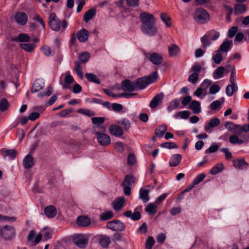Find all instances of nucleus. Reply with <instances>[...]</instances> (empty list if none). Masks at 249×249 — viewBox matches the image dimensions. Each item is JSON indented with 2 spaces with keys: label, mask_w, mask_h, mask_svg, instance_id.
Segmentation results:
<instances>
[{
  "label": "nucleus",
  "mask_w": 249,
  "mask_h": 249,
  "mask_svg": "<svg viewBox=\"0 0 249 249\" xmlns=\"http://www.w3.org/2000/svg\"><path fill=\"white\" fill-rule=\"evenodd\" d=\"M109 131L111 134L116 137H121L124 134L122 128L116 125H111L109 128Z\"/></svg>",
  "instance_id": "obj_18"
},
{
  "label": "nucleus",
  "mask_w": 249,
  "mask_h": 249,
  "mask_svg": "<svg viewBox=\"0 0 249 249\" xmlns=\"http://www.w3.org/2000/svg\"><path fill=\"white\" fill-rule=\"evenodd\" d=\"M52 91L53 88L51 86H49L47 88L46 91L38 93L37 97L39 98H42L44 96H49L52 94Z\"/></svg>",
  "instance_id": "obj_54"
},
{
  "label": "nucleus",
  "mask_w": 249,
  "mask_h": 249,
  "mask_svg": "<svg viewBox=\"0 0 249 249\" xmlns=\"http://www.w3.org/2000/svg\"><path fill=\"white\" fill-rule=\"evenodd\" d=\"M225 127L230 131L235 132L236 130L238 129L240 125L231 122H226L225 123Z\"/></svg>",
  "instance_id": "obj_40"
},
{
  "label": "nucleus",
  "mask_w": 249,
  "mask_h": 249,
  "mask_svg": "<svg viewBox=\"0 0 249 249\" xmlns=\"http://www.w3.org/2000/svg\"><path fill=\"white\" fill-rule=\"evenodd\" d=\"M113 216V213L112 211H109L103 213L100 215V219L103 221H106L112 218Z\"/></svg>",
  "instance_id": "obj_46"
},
{
  "label": "nucleus",
  "mask_w": 249,
  "mask_h": 249,
  "mask_svg": "<svg viewBox=\"0 0 249 249\" xmlns=\"http://www.w3.org/2000/svg\"><path fill=\"white\" fill-rule=\"evenodd\" d=\"M155 240L152 236L149 237L146 241L145 248L146 249H151L155 244Z\"/></svg>",
  "instance_id": "obj_56"
},
{
  "label": "nucleus",
  "mask_w": 249,
  "mask_h": 249,
  "mask_svg": "<svg viewBox=\"0 0 249 249\" xmlns=\"http://www.w3.org/2000/svg\"><path fill=\"white\" fill-rule=\"evenodd\" d=\"M125 199L123 197H117L113 202V208L115 211H119L121 209L124 205Z\"/></svg>",
  "instance_id": "obj_19"
},
{
  "label": "nucleus",
  "mask_w": 249,
  "mask_h": 249,
  "mask_svg": "<svg viewBox=\"0 0 249 249\" xmlns=\"http://www.w3.org/2000/svg\"><path fill=\"white\" fill-rule=\"evenodd\" d=\"M169 54L171 56H176L179 52V48L176 44H172L168 46Z\"/></svg>",
  "instance_id": "obj_34"
},
{
  "label": "nucleus",
  "mask_w": 249,
  "mask_h": 249,
  "mask_svg": "<svg viewBox=\"0 0 249 249\" xmlns=\"http://www.w3.org/2000/svg\"><path fill=\"white\" fill-rule=\"evenodd\" d=\"M49 19V26L51 29L53 31H58L60 30L61 27H62V30L64 31L67 26V21L63 20L61 21L57 18L54 13H51Z\"/></svg>",
  "instance_id": "obj_3"
},
{
  "label": "nucleus",
  "mask_w": 249,
  "mask_h": 249,
  "mask_svg": "<svg viewBox=\"0 0 249 249\" xmlns=\"http://www.w3.org/2000/svg\"><path fill=\"white\" fill-rule=\"evenodd\" d=\"M160 18L167 27L171 26V18L167 15L165 13H162L160 15Z\"/></svg>",
  "instance_id": "obj_50"
},
{
  "label": "nucleus",
  "mask_w": 249,
  "mask_h": 249,
  "mask_svg": "<svg viewBox=\"0 0 249 249\" xmlns=\"http://www.w3.org/2000/svg\"><path fill=\"white\" fill-rule=\"evenodd\" d=\"M229 142L230 143L233 144H241L244 142V141L243 140L240 139L239 137L235 135H233L230 137Z\"/></svg>",
  "instance_id": "obj_44"
},
{
  "label": "nucleus",
  "mask_w": 249,
  "mask_h": 249,
  "mask_svg": "<svg viewBox=\"0 0 249 249\" xmlns=\"http://www.w3.org/2000/svg\"><path fill=\"white\" fill-rule=\"evenodd\" d=\"M92 124L97 125H100L104 123L105 118L103 117H95L91 118Z\"/></svg>",
  "instance_id": "obj_53"
},
{
  "label": "nucleus",
  "mask_w": 249,
  "mask_h": 249,
  "mask_svg": "<svg viewBox=\"0 0 249 249\" xmlns=\"http://www.w3.org/2000/svg\"><path fill=\"white\" fill-rule=\"evenodd\" d=\"M161 147L168 149H173L177 147L176 143L173 142H167L162 143Z\"/></svg>",
  "instance_id": "obj_60"
},
{
  "label": "nucleus",
  "mask_w": 249,
  "mask_h": 249,
  "mask_svg": "<svg viewBox=\"0 0 249 249\" xmlns=\"http://www.w3.org/2000/svg\"><path fill=\"white\" fill-rule=\"evenodd\" d=\"M238 90V87L236 84L228 85L226 88V93L228 96L231 97L234 92Z\"/></svg>",
  "instance_id": "obj_31"
},
{
  "label": "nucleus",
  "mask_w": 249,
  "mask_h": 249,
  "mask_svg": "<svg viewBox=\"0 0 249 249\" xmlns=\"http://www.w3.org/2000/svg\"><path fill=\"white\" fill-rule=\"evenodd\" d=\"M205 177L206 176L204 174H200L195 178L193 183L194 184V185H196L201 182L205 178Z\"/></svg>",
  "instance_id": "obj_59"
},
{
  "label": "nucleus",
  "mask_w": 249,
  "mask_h": 249,
  "mask_svg": "<svg viewBox=\"0 0 249 249\" xmlns=\"http://www.w3.org/2000/svg\"><path fill=\"white\" fill-rule=\"evenodd\" d=\"M201 42L203 45V47L206 48L209 46L211 43L209 40V37L208 36L207 33L201 37Z\"/></svg>",
  "instance_id": "obj_49"
},
{
  "label": "nucleus",
  "mask_w": 249,
  "mask_h": 249,
  "mask_svg": "<svg viewBox=\"0 0 249 249\" xmlns=\"http://www.w3.org/2000/svg\"><path fill=\"white\" fill-rule=\"evenodd\" d=\"M136 161V158L133 154H130L127 157V163L130 165H133Z\"/></svg>",
  "instance_id": "obj_63"
},
{
  "label": "nucleus",
  "mask_w": 249,
  "mask_h": 249,
  "mask_svg": "<svg viewBox=\"0 0 249 249\" xmlns=\"http://www.w3.org/2000/svg\"><path fill=\"white\" fill-rule=\"evenodd\" d=\"M30 38V36L27 34L20 33L17 37L14 39V40L19 42H28Z\"/></svg>",
  "instance_id": "obj_38"
},
{
  "label": "nucleus",
  "mask_w": 249,
  "mask_h": 249,
  "mask_svg": "<svg viewBox=\"0 0 249 249\" xmlns=\"http://www.w3.org/2000/svg\"><path fill=\"white\" fill-rule=\"evenodd\" d=\"M247 10V6L243 4H235L233 8V12L235 15L243 14Z\"/></svg>",
  "instance_id": "obj_28"
},
{
  "label": "nucleus",
  "mask_w": 249,
  "mask_h": 249,
  "mask_svg": "<svg viewBox=\"0 0 249 249\" xmlns=\"http://www.w3.org/2000/svg\"><path fill=\"white\" fill-rule=\"evenodd\" d=\"M212 59L215 63L219 64L222 60H223V58L222 54L219 52H217L216 54L213 55Z\"/></svg>",
  "instance_id": "obj_51"
},
{
  "label": "nucleus",
  "mask_w": 249,
  "mask_h": 249,
  "mask_svg": "<svg viewBox=\"0 0 249 249\" xmlns=\"http://www.w3.org/2000/svg\"><path fill=\"white\" fill-rule=\"evenodd\" d=\"M85 77L87 78V79L91 82L95 83L96 84H100V80L98 78V77L91 73H85Z\"/></svg>",
  "instance_id": "obj_35"
},
{
  "label": "nucleus",
  "mask_w": 249,
  "mask_h": 249,
  "mask_svg": "<svg viewBox=\"0 0 249 249\" xmlns=\"http://www.w3.org/2000/svg\"><path fill=\"white\" fill-rule=\"evenodd\" d=\"M122 89L125 91L131 92L136 89L135 81L132 82L129 80H125L122 82Z\"/></svg>",
  "instance_id": "obj_13"
},
{
  "label": "nucleus",
  "mask_w": 249,
  "mask_h": 249,
  "mask_svg": "<svg viewBox=\"0 0 249 249\" xmlns=\"http://www.w3.org/2000/svg\"><path fill=\"white\" fill-rule=\"evenodd\" d=\"M157 71H154L147 76L138 78L135 81L136 89H143L150 84L155 82L158 78Z\"/></svg>",
  "instance_id": "obj_2"
},
{
  "label": "nucleus",
  "mask_w": 249,
  "mask_h": 249,
  "mask_svg": "<svg viewBox=\"0 0 249 249\" xmlns=\"http://www.w3.org/2000/svg\"><path fill=\"white\" fill-rule=\"evenodd\" d=\"M182 160V156L179 154L173 155L170 159L169 165L171 167H176L179 164Z\"/></svg>",
  "instance_id": "obj_20"
},
{
  "label": "nucleus",
  "mask_w": 249,
  "mask_h": 249,
  "mask_svg": "<svg viewBox=\"0 0 249 249\" xmlns=\"http://www.w3.org/2000/svg\"><path fill=\"white\" fill-rule=\"evenodd\" d=\"M190 108L195 114H198L201 111L200 103L196 100H193L189 105Z\"/></svg>",
  "instance_id": "obj_27"
},
{
  "label": "nucleus",
  "mask_w": 249,
  "mask_h": 249,
  "mask_svg": "<svg viewBox=\"0 0 249 249\" xmlns=\"http://www.w3.org/2000/svg\"><path fill=\"white\" fill-rule=\"evenodd\" d=\"M121 123L124 125V128L127 130H128L131 126L130 121L126 118L123 119L121 121Z\"/></svg>",
  "instance_id": "obj_64"
},
{
  "label": "nucleus",
  "mask_w": 249,
  "mask_h": 249,
  "mask_svg": "<svg viewBox=\"0 0 249 249\" xmlns=\"http://www.w3.org/2000/svg\"><path fill=\"white\" fill-rule=\"evenodd\" d=\"M179 100L176 98L172 101L170 102L169 106L167 107V110L169 112H171L172 110L177 109L179 107Z\"/></svg>",
  "instance_id": "obj_37"
},
{
  "label": "nucleus",
  "mask_w": 249,
  "mask_h": 249,
  "mask_svg": "<svg viewBox=\"0 0 249 249\" xmlns=\"http://www.w3.org/2000/svg\"><path fill=\"white\" fill-rule=\"evenodd\" d=\"M96 15V9L94 8H91L87 11L83 17V20L86 22H88Z\"/></svg>",
  "instance_id": "obj_26"
},
{
  "label": "nucleus",
  "mask_w": 249,
  "mask_h": 249,
  "mask_svg": "<svg viewBox=\"0 0 249 249\" xmlns=\"http://www.w3.org/2000/svg\"><path fill=\"white\" fill-rule=\"evenodd\" d=\"M190 116V112L189 111L184 110L178 112L174 115V117L176 119L180 118L183 119H187Z\"/></svg>",
  "instance_id": "obj_45"
},
{
  "label": "nucleus",
  "mask_w": 249,
  "mask_h": 249,
  "mask_svg": "<svg viewBox=\"0 0 249 249\" xmlns=\"http://www.w3.org/2000/svg\"><path fill=\"white\" fill-rule=\"evenodd\" d=\"M220 120L217 118L211 119L209 123L204 127L205 130L209 133L213 131V128L218 126L220 124Z\"/></svg>",
  "instance_id": "obj_14"
},
{
  "label": "nucleus",
  "mask_w": 249,
  "mask_h": 249,
  "mask_svg": "<svg viewBox=\"0 0 249 249\" xmlns=\"http://www.w3.org/2000/svg\"><path fill=\"white\" fill-rule=\"evenodd\" d=\"M23 165L25 169L31 168L34 165V161L33 157L30 155H27L23 160Z\"/></svg>",
  "instance_id": "obj_24"
},
{
  "label": "nucleus",
  "mask_w": 249,
  "mask_h": 249,
  "mask_svg": "<svg viewBox=\"0 0 249 249\" xmlns=\"http://www.w3.org/2000/svg\"><path fill=\"white\" fill-rule=\"evenodd\" d=\"M148 194L149 191L147 189L141 188L140 190V198L144 202H147L149 200Z\"/></svg>",
  "instance_id": "obj_36"
},
{
  "label": "nucleus",
  "mask_w": 249,
  "mask_h": 249,
  "mask_svg": "<svg viewBox=\"0 0 249 249\" xmlns=\"http://www.w3.org/2000/svg\"><path fill=\"white\" fill-rule=\"evenodd\" d=\"M99 239L100 244L103 248H107L110 244V239L106 235H100Z\"/></svg>",
  "instance_id": "obj_29"
},
{
  "label": "nucleus",
  "mask_w": 249,
  "mask_h": 249,
  "mask_svg": "<svg viewBox=\"0 0 249 249\" xmlns=\"http://www.w3.org/2000/svg\"><path fill=\"white\" fill-rule=\"evenodd\" d=\"M150 61L155 65H160L163 61V58L161 54L154 53L147 55Z\"/></svg>",
  "instance_id": "obj_12"
},
{
  "label": "nucleus",
  "mask_w": 249,
  "mask_h": 249,
  "mask_svg": "<svg viewBox=\"0 0 249 249\" xmlns=\"http://www.w3.org/2000/svg\"><path fill=\"white\" fill-rule=\"evenodd\" d=\"M145 211L150 215L154 214L157 211V207L156 204L150 203L145 208Z\"/></svg>",
  "instance_id": "obj_42"
},
{
  "label": "nucleus",
  "mask_w": 249,
  "mask_h": 249,
  "mask_svg": "<svg viewBox=\"0 0 249 249\" xmlns=\"http://www.w3.org/2000/svg\"><path fill=\"white\" fill-rule=\"evenodd\" d=\"M0 234L5 239H12L15 235L14 229L8 226L3 227L0 229Z\"/></svg>",
  "instance_id": "obj_7"
},
{
  "label": "nucleus",
  "mask_w": 249,
  "mask_h": 249,
  "mask_svg": "<svg viewBox=\"0 0 249 249\" xmlns=\"http://www.w3.org/2000/svg\"><path fill=\"white\" fill-rule=\"evenodd\" d=\"M225 69L223 66L218 67L213 72V76L214 79H218L223 76Z\"/></svg>",
  "instance_id": "obj_30"
},
{
  "label": "nucleus",
  "mask_w": 249,
  "mask_h": 249,
  "mask_svg": "<svg viewBox=\"0 0 249 249\" xmlns=\"http://www.w3.org/2000/svg\"><path fill=\"white\" fill-rule=\"evenodd\" d=\"M220 87L218 85H213L209 89V93L211 94H214L217 93L220 90Z\"/></svg>",
  "instance_id": "obj_61"
},
{
  "label": "nucleus",
  "mask_w": 249,
  "mask_h": 249,
  "mask_svg": "<svg viewBox=\"0 0 249 249\" xmlns=\"http://www.w3.org/2000/svg\"><path fill=\"white\" fill-rule=\"evenodd\" d=\"M74 244L80 248H85L88 244V239L82 234H76L73 236Z\"/></svg>",
  "instance_id": "obj_8"
},
{
  "label": "nucleus",
  "mask_w": 249,
  "mask_h": 249,
  "mask_svg": "<svg viewBox=\"0 0 249 249\" xmlns=\"http://www.w3.org/2000/svg\"><path fill=\"white\" fill-rule=\"evenodd\" d=\"M14 18L18 24L22 26L25 25L28 19L27 14L23 12H17L14 16Z\"/></svg>",
  "instance_id": "obj_10"
},
{
  "label": "nucleus",
  "mask_w": 249,
  "mask_h": 249,
  "mask_svg": "<svg viewBox=\"0 0 249 249\" xmlns=\"http://www.w3.org/2000/svg\"><path fill=\"white\" fill-rule=\"evenodd\" d=\"M126 4L130 7H136L139 6L140 4L139 0H126Z\"/></svg>",
  "instance_id": "obj_62"
},
{
  "label": "nucleus",
  "mask_w": 249,
  "mask_h": 249,
  "mask_svg": "<svg viewBox=\"0 0 249 249\" xmlns=\"http://www.w3.org/2000/svg\"><path fill=\"white\" fill-rule=\"evenodd\" d=\"M232 42L231 40H226L224 41L222 44L220 45L219 49L217 50V52H227L231 48Z\"/></svg>",
  "instance_id": "obj_32"
},
{
  "label": "nucleus",
  "mask_w": 249,
  "mask_h": 249,
  "mask_svg": "<svg viewBox=\"0 0 249 249\" xmlns=\"http://www.w3.org/2000/svg\"><path fill=\"white\" fill-rule=\"evenodd\" d=\"M44 87V82L42 79H36L34 82L31 91L32 92H36L43 88Z\"/></svg>",
  "instance_id": "obj_22"
},
{
  "label": "nucleus",
  "mask_w": 249,
  "mask_h": 249,
  "mask_svg": "<svg viewBox=\"0 0 249 249\" xmlns=\"http://www.w3.org/2000/svg\"><path fill=\"white\" fill-rule=\"evenodd\" d=\"M202 67L198 64H194L191 70L192 74L188 77V81L193 84L197 82L198 79V73L201 71Z\"/></svg>",
  "instance_id": "obj_5"
},
{
  "label": "nucleus",
  "mask_w": 249,
  "mask_h": 249,
  "mask_svg": "<svg viewBox=\"0 0 249 249\" xmlns=\"http://www.w3.org/2000/svg\"><path fill=\"white\" fill-rule=\"evenodd\" d=\"M95 135L98 143L102 146H107L111 142L110 137L104 132H96Z\"/></svg>",
  "instance_id": "obj_9"
},
{
  "label": "nucleus",
  "mask_w": 249,
  "mask_h": 249,
  "mask_svg": "<svg viewBox=\"0 0 249 249\" xmlns=\"http://www.w3.org/2000/svg\"><path fill=\"white\" fill-rule=\"evenodd\" d=\"M140 18L142 23L141 30L143 33L149 36H154L157 32L155 26V19L154 16L147 12L140 15Z\"/></svg>",
  "instance_id": "obj_1"
},
{
  "label": "nucleus",
  "mask_w": 249,
  "mask_h": 249,
  "mask_svg": "<svg viewBox=\"0 0 249 249\" xmlns=\"http://www.w3.org/2000/svg\"><path fill=\"white\" fill-rule=\"evenodd\" d=\"M233 165L237 169H243L248 166V163L244 159H238L233 160Z\"/></svg>",
  "instance_id": "obj_21"
},
{
  "label": "nucleus",
  "mask_w": 249,
  "mask_h": 249,
  "mask_svg": "<svg viewBox=\"0 0 249 249\" xmlns=\"http://www.w3.org/2000/svg\"><path fill=\"white\" fill-rule=\"evenodd\" d=\"M164 95L162 93L155 95L150 101L149 106L151 108H155L162 101Z\"/></svg>",
  "instance_id": "obj_16"
},
{
  "label": "nucleus",
  "mask_w": 249,
  "mask_h": 249,
  "mask_svg": "<svg viewBox=\"0 0 249 249\" xmlns=\"http://www.w3.org/2000/svg\"><path fill=\"white\" fill-rule=\"evenodd\" d=\"M166 130V126L165 125H161L155 129V134L159 137H162Z\"/></svg>",
  "instance_id": "obj_41"
},
{
  "label": "nucleus",
  "mask_w": 249,
  "mask_h": 249,
  "mask_svg": "<svg viewBox=\"0 0 249 249\" xmlns=\"http://www.w3.org/2000/svg\"><path fill=\"white\" fill-rule=\"evenodd\" d=\"M136 178L132 175H127L125 176L122 185L129 186L131 183H135Z\"/></svg>",
  "instance_id": "obj_43"
},
{
  "label": "nucleus",
  "mask_w": 249,
  "mask_h": 249,
  "mask_svg": "<svg viewBox=\"0 0 249 249\" xmlns=\"http://www.w3.org/2000/svg\"><path fill=\"white\" fill-rule=\"evenodd\" d=\"M107 227L108 229L113 231H123L125 227L124 224L119 220H114L109 221L107 223Z\"/></svg>",
  "instance_id": "obj_6"
},
{
  "label": "nucleus",
  "mask_w": 249,
  "mask_h": 249,
  "mask_svg": "<svg viewBox=\"0 0 249 249\" xmlns=\"http://www.w3.org/2000/svg\"><path fill=\"white\" fill-rule=\"evenodd\" d=\"M76 222L79 226L86 227L90 224L91 220L89 217L86 216L81 215L77 218Z\"/></svg>",
  "instance_id": "obj_17"
},
{
  "label": "nucleus",
  "mask_w": 249,
  "mask_h": 249,
  "mask_svg": "<svg viewBox=\"0 0 249 249\" xmlns=\"http://www.w3.org/2000/svg\"><path fill=\"white\" fill-rule=\"evenodd\" d=\"M65 75L64 83H63L61 80L60 84L62 85L63 89H71L70 84L74 82V79L69 71H67Z\"/></svg>",
  "instance_id": "obj_11"
},
{
  "label": "nucleus",
  "mask_w": 249,
  "mask_h": 249,
  "mask_svg": "<svg viewBox=\"0 0 249 249\" xmlns=\"http://www.w3.org/2000/svg\"><path fill=\"white\" fill-rule=\"evenodd\" d=\"M89 55V53L87 52L82 53L79 56V59L82 63H86L88 61Z\"/></svg>",
  "instance_id": "obj_58"
},
{
  "label": "nucleus",
  "mask_w": 249,
  "mask_h": 249,
  "mask_svg": "<svg viewBox=\"0 0 249 249\" xmlns=\"http://www.w3.org/2000/svg\"><path fill=\"white\" fill-rule=\"evenodd\" d=\"M193 18L197 23L204 24L210 20V15L205 9L198 8L194 12Z\"/></svg>",
  "instance_id": "obj_4"
},
{
  "label": "nucleus",
  "mask_w": 249,
  "mask_h": 249,
  "mask_svg": "<svg viewBox=\"0 0 249 249\" xmlns=\"http://www.w3.org/2000/svg\"><path fill=\"white\" fill-rule=\"evenodd\" d=\"M73 70L80 79H82L83 78V73L82 71V67L81 66L80 62L75 61L74 62V67Z\"/></svg>",
  "instance_id": "obj_33"
},
{
  "label": "nucleus",
  "mask_w": 249,
  "mask_h": 249,
  "mask_svg": "<svg viewBox=\"0 0 249 249\" xmlns=\"http://www.w3.org/2000/svg\"><path fill=\"white\" fill-rule=\"evenodd\" d=\"M20 47L28 52H32L35 48L34 45L32 43H23L20 44Z\"/></svg>",
  "instance_id": "obj_52"
},
{
  "label": "nucleus",
  "mask_w": 249,
  "mask_h": 249,
  "mask_svg": "<svg viewBox=\"0 0 249 249\" xmlns=\"http://www.w3.org/2000/svg\"><path fill=\"white\" fill-rule=\"evenodd\" d=\"M89 33L84 28L78 31L76 33V37L81 42H85L88 39Z\"/></svg>",
  "instance_id": "obj_15"
},
{
  "label": "nucleus",
  "mask_w": 249,
  "mask_h": 249,
  "mask_svg": "<svg viewBox=\"0 0 249 249\" xmlns=\"http://www.w3.org/2000/svg\"><path fill=\"white\" fill-rule=\"evenodd\" d=\"M1 154L3 157L8 156L11 160H14L16 158L17 152L15 149H7L5 148L1 149Z\"/></svg>",
  "instance_id": "obj_23"
},
{
  "label": "nucleus",
  "mask_w": 249,
  "mask_h": 249,
  "mask_svg": "<svg viewBox=\"0 0 249 249\" xmlns=\"http://www.w3.org/2000/svg\"><path fill=\"white\" fill-rule=\"evenodd\" d=\"M44 213L48 218H53L56 214V210L53 206L50 205L44 209Z\"/></svg>",
  "instance_id": "obj_25"
},
{
  "label": "nucleus",
  "mask_w": 249,
  "mask_h": 249,
  "mask_svg": "<svg viewBox=\"0 0 249 249\" xmlns=\"http://www.w3.org/2000/svg\"><path fill=\"white\" fill-rule=\"evenodd\" d=\"M224 169V165L222 163H218L213 166L210 171L212 175H215L223 171Z\"/></svg>",
  "instance_id": "obj_39"
},
{
  "label": "nucleus",
  "mask_w": 249,
  "mask_h": 249,
  "mask_svg": "<svg viewBox=\"0 0 249 249\" xmlns=\"http://www.w3.org/2000/svg\"><path fill=\"white\" fill-rule=\"evenodd\" d=\"M209 38H211L212 40H216L220 36L219 32L215 31V30H212L208 31L207 33Z\"/></svg>",
  "instance_id": "obj_47"
},
{
  "label": "nucleus",
  "mask_w": 249,
  "mask_h": 249,
  "mask_svg": "<svg viewBox=\"0 0 249 249\" xmlns=\"http://www.w3.org/2000/svg\"><path fill=\"white\" fill-rule=\"evenodd\" d=\"M33 19L40 24L43 29L45 28V23L43 18L38 14L36 13L33 18Z\"/></svg>",
  "instance_id": "obj_55"
},
{
  "label": "nucleus",
  "mask_w": 249,
  "mask_h": 249,
  "mask_svg": "<svg viewBox=\"0 0 249 249\" xmlns=\"http://www.w3.org/2000/svg\"><path fill=\"white\" fill-rule=\"evenodd\" d=\"M41 49L44 55L47 56H52L54 53V51L52 50L49 47L46 45L42 46Z\"/></svg>",
  "instance_id": "obj_48"
},
{
  "label": "nucleus",
  "mask_w": 249,
  "mask_h": 249,
  "mask_svg": "<svg viewBox=\"0 0 249 249\" xmlns=\"http://www.w3.org/2000/svg\"><path fill=\"white\" fill-rule=\"evenodd\" d=\"M8 107L9 104L7 101L5 99H1L0 102V110L2 111H5Z\"/></svg>",
  "instance_id": "obj_57"
}]
</instances>
